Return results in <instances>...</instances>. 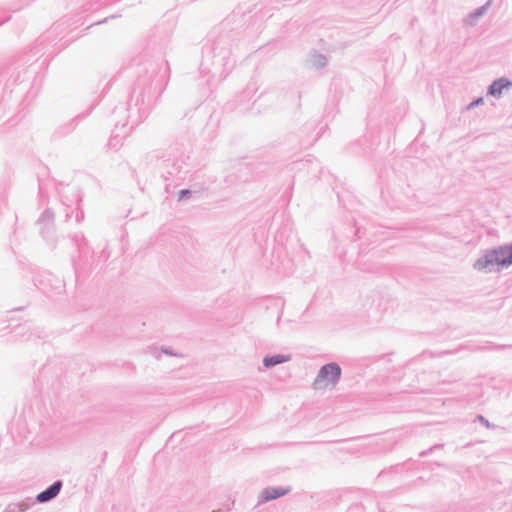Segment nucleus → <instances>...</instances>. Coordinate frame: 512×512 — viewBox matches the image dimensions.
<instances>
[{
    "mask_svg": "<svg viewBox=\"0 0 512 512\" xmlns=\"http://www.w3.org/2000/svg\"><path fill=\"white\" fill-rule=\"evenodd\" d=\"M512 264V245L500 247L486 254L475 263V268L484 270L492 265L508 266Z\"/></svg>",
    "mask_w": 512,
    "mask_h": 512,
    "instance_id": "1",
    "label": "nucleus"
},
{
    "mask_svg": "<svg viewBox=\"0 0 512 512\" xmlns=\"http://www.w3.org/2000/svg\"><path fill=\"white\" fill-rule=\"evenodd\" d=\"M340 375L341 368L337 364H326L319 371V374L313 382V387L316 390L334 388L340 378Z\"/></svg>",
    "mask_w": 512,
    "mask_h": 512,
    "instance_id": "2",
    "label": "nucleus"
},
{
    "mask_svg": "<svg viewBox=\"0 0 512 512\" xmlns=\"http://www.w3.org/2000/svg\"><path fill=\"white\" fill-rule=\"evenodd\" d=\"M61 486H62L61 482L54 483L47 490L38 494L37 500L39 502H45V501H48V500L54 498L59 493Z\"/></svg>",
    "mask_w": 512,
    "mask_h": 512,
    "instance_id": "3",
    "label": "nucleus"
},
{
    "mask_svg": "<svg viewBox=\"0 0 512 512\" xmlns=\"http://www.w3.org/2000/svg\"><path fill=\"white\" fill-rule=\"evenodd\" d=\"M289 492V488H268L262 492V497L265 501L279 498Z\"/></svg>",
    "mask_w": 512,
    "mask_h": 512,
    "instance_id": "4",
    "label": "nucleus"
},
{
    "mask_svg": "<svg viewBox=\"0 0 512 512\" xmlns=\"http://www.w3.org/2000/svg\"><path fill=\"white\" fill-rule=\"evenodd\" d=\"M511 85V83L508 80L505 79H498L492 83L490 86V94L494 96H499L502 93V90L504 88H507Z\"/></svg>",
    "mask_w": 512,
    "mask_h": 512,
    "instance_id": "5",
    "label": "nucleus"
},
{
    "mask_svg": "<svg viewBox=\"0 0 512 512\" xmlns=\"http://www.w3.org/2000/svg\"><path fill=\"white\" fill-rule=\"evenodd\" d=\"M288 360H289V357H284L282 355H276V356H272V357H269V358H265L264 359V365L266 367H270V366H274V365L283 363V362L288 361Z\"/></svg>",
    "mask_w": 512,
    "mask_h": 512,
    "instance_id": "6",
    "label": "nucleus"
},
{
    "mask_svg": "<svg viewBox=\"0 0 512 512\" xmlns=\"http://www.w3.org/2000/svg\"><path fill=\"white\" fill-rule=\"evenodd\" d=\"M188 194H189L188 190H181L180 191V199H182L183 197L187 196Z\"/></svg>",
    "mask_w": 512,
    "mask_h": 512,
    "instance_id": "7",
    "label": "nucleus"
}]
</instances>
